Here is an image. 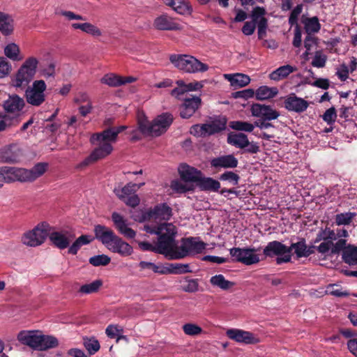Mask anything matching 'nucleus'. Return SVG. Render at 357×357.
Returning <instances> with one entry per match:
<instances>
[{
	"instance_id": "nucleus-17",
	"label": "nucleus",
	"mask_w": 357,
	"mask_h": 357,
	"mask_svg": "<svg viewBox=\"0 0 357 357\" xmlns=\"http://www.w3.org/2000/svg\"><path fill=\"white\" fill-rule=\"evenodd\" d=\"M1 180L6 183H12L15 181L26 182L24 169L14 167H2Z\"/></svg>"
},
{
	"instance_id": "nucleus-38",
	"label": "nucleus",
	"mask_w": 357,
	"mask_h": 357,
	"mask_svg": "<svg viewBox=\"0 0 357 357\" xmlns=\"http://www.w3.org/2000/svg\"><path fill=\"white\" fill-rule=\"evenodd\" d=\"M14 28L13 17L8 14L1 13V35L10 36L14 31Z\"/></svg>"
},
{
	"instance_id": "nucleus-60",
	"label": "nucleus",
	"mask_w": 357,
	"mask_h": 357,
	"mask_svg": "<svg viewBox=\"0 0 357 357\" xmlns=\"http://www.w3.org/2000/svg\"><path fill=\"white\" fill-rule=\"evenodd\" d=\"M303 10V5H297L291 12L289 17V24L292 26L294 25H298V17Z\"/></svg>"
},
{
	"instance_id": "nucleus-25",
	"label": "nucleus",
	"mask_w": 357,
	"mask_h": 357,
	"mask_svg": "<svg viewBox=\"0 0 357 357\" xmlns=\"http://www.w3.org/2000/svg\"><path fill=\"white\" fill-rule=\"evenodd\" d=\"M40 336L33 331H21L17 335V339L22 344L38 349Z\"/></svg>"
},
{
	"instance_id": "nucleus-22",
	"label": "nucleus",
	"mask_w": 357,
	"mask_h": 357,
	"mask_svg": "<svg viewBox=\"0 0 357 357\" xmlns=\"http://www.w3.org/2000/svg\"><path fill=\"white\" fill-rule=\"evenodd\" d=\"M112 220L116 229L124 236L129 238H132L135 236L136 232L132 229L128 227L126 220L121 214L116 212L112 213Z\"/></svg>"
},
{
	"instance_id": "nucleus-2",
	"label": "nucleus",
	"mask_w": 357,
	"mask_h": 357,
	"mask_svg": "<svg viewBox=\"0 0 357 357\" xmlns=\"http://www.w3.org/2000/svg\"><path fill=\"white\" fill-rule=\"evenodd\" d=\"M93 232L95 238L112 252L122 257L132 255V247L117 236L112 229L102 225H96Z\"/></svg>"
},
{
	"instance_id": "nucleus-19",
	"label": "nucleus",
	"mask_w": 357,
	"mask_h": 357,
	"mask_svg": "<svg viewBox=\"0 0 357 357\" xmlns=\"http://www.w3.org/2000/svg\"><path fill=\"white\" fill-rule=\"evenodd\" d=\"M284 107L288 111L301 113L305 111L309 105L307 101L297 97L294 93L287 96L284 102Z\"/></svg>"
},
{
	"instance_id": "nucleus-64",
	"label": "nucleus",
	"mask_w": 357,
	"mask_h": 357,
	"mask_svg": "<svg viewBox=\"0 0 357 357\" xmlns=\"http://www.w3.org/2000/svg\"><path fill=\"white\" fill-rule=\"evenodd\" d=\"M338 286L336 284H329L327 287V291L332 296L335 297H346L349 295L347 291H343L341 289L337 288Z\"/></svg>"
},
{
	"instance_id": "nucleus-58",
	"label": "nucleus",
	"mask_w": 357,
	"mask_h": 357,
	"mask_svg": "<svg viewBox=\"0 0 357 357\" xmlns=\"http://www.w3.org/2000/svg\"><path fill=\"white\" fill-rule=\"evenodd\" d=\"M190 133L197 137H205L208 136L204 123L192 126L190 128Z\"/></svg>"
},
{
	"instance_id": "nucleus-32",
	"label": "nucleus",
	"mask_w": 357,
	"mask_h": 357,
	"mask_svg": "<svg viewBox=\"0 0 357 357\" xmlns=\"http://www.w3.org/2000/svg\"><path fill=\"white\" fill-rule=\"evenodd\" d=\"M71 27L74 29H80L93 37H99L102 34V31L97 26L89 22L73 23Z\"/></svg>"
},
{
	"instance_id": "nucleus-40",
	"label": "nucleus",
	"mask_w": 357,
	"mask_h": 357,
	"mask_svg": "<svg viewBox=\"0 0 357 357\" xmlns=\"http://www.w3.org/2000/svg\"><path fill=\"white\" fill-rule=\"evenodd\" d=\"M192 273L188 264L172 263L165 268V274H185Z\"/></svg>"
},
{
	"instance_id": "nucleus-4",
	"label": "nucleus",
	"mask_w": 357,
	"mask_h": 357,
	"mask_svg": "<svg viewBox=\"0 0 357 357\" xmlns=\"http://www.w3.org/2000/svg\"><path fill=\"white\" fill-rule=\"evenodd\" d=\"M173 116L168 112L158 116L151 122L146 119L138 121L139 131L145 136L158 137L165 132L173 122Z\"/></svg>"
},
{
	"instance_id": "nucleus-34",
	"label": "nucleus",
	"mask_w": 357,
	"mask_h": 357,
	"mask_svg": "<svg viewBox=\"0 0 357 357\" xmlns=\"http://www.w3.org/2000/svg\"><path fill=\"white\" fill-rule=\"evenodd\" d=\"M225 77L230 82V84L234 87H243L247 86L250 82V78L248 75L236 73V74H226Z\"/></svg>"
},
{
	"instance_id": "nucleus-14",
	"label": "nucleus",
	"mask_w": 357,
	"mask_h": 357,
	"mask_svg": "<svg viewBox=\"0 0 357 357\" xmlns=\"http://www.w3.org/2000/svg\"><path fill=\"white\" fill-rule=\"evenodd\" d=\"M252 115L261 120L271 121L278 119L280 113L269 105L259 103L253 104L251 107Z\"/></svg>"
},
{
	"instance_id": "nucleus-61",
	"label": "nucleus",
	"mask_w": 357,
	"mask_h": 357,
	"mask_svg": "<svg viewBox=\"0 0 357 357\" xmlns=\"http://www.w3.org/2000/svg\"><path fill=\"white\" fill-rule=\"evenodd\" d=\"M139 266L142 269H149L154 273L165 274V268H160L154 263L142 261L139 264Z\"/></svg>"
},
{
	"instance_id": "nucleus-30",
	"label": "nucleus",
	"mask_w": 357,
	"mask_h": 357,
	"mask_svg": "<svg viewBox=\"0 0 357 357\" xmlns=\"http://www.w3.org/2000/svg\"><path fill=\"white\" fill-rule=\"evenodd\" d=\"M22 118L20 114L8 113L1 115V131L16 127L20 122Z\"/></svg>"
},
{
	"instance_id": "nucleus-9",
	"label": "nucleus",
	"mask_w": 357,
	"mask_h": 357,
	"mask_svg": "<svg viewBox=\"0 0 357 357\" xmlns=\"http://www.w3.org/2000/svg\"><path fill=\"white\" fill-rule=\"evenodd\" d=\"M45 89L46 84L43 80L34 81L32 86L28 87L25 92L27 102L33 106L42 105L45 100Z\"/></svg>"
},
{
	"instance_id": "nucleus-27",
	"label": "nucleus",
	"mask_w": 357,
	"mask_h": 357,
	"mask_svg": "<svg viewBox=\"0 0 357 357\" xmlns=\"http://www.w3.org/2000/svg\"><path fill=\"white\" fill-rule=\"evenodd\" d=\"M47 166L46 162H38L30 169H24L26 182H32L40 177L46 172Z\"/></svg>"
},
{
	"instance_id": "nucleus-28",
	"label": "nucleus",
	"mask_w": 357,
	"mask_h": 357,
	"mask_svg": "<svg viewBox=\"0 0 357 357\" xmlns=\"http://www.w3.org/2000/svg\"><path fill=\"white\" fill-rule=\"evenodd\" d=\"M117 137L112 128L104 130L101 132L93 134L91 137V142L92 144L99 143H112L116 141Z\"/></svg>"
},
{
	"instance_id": "nucleus-33",
	"label": "nucleus",
	"mask_w": 357,
	"mask_h": 357,
	"mask_svg": "<svg viewBox=\"0 0 357 357\" xmlns=\"http://www.w3.org/2000/svg\"><path fill=\"white\" fill-rule=\"evenodd\" d=\"M165 3L180 15L190 14L192 10L191 7L185 0H165Z\"/></svg>"
},
{
	"instance_id": "nucleus-57",
	"label": "nucleus",
	"mask_w": 357,
	"mask_h": 357,
	"mask_svg": "<svg viewBox=\"0 0 357 357\" xmlns=\"http://www.w3.org/2000/svg\"><path fill=\"white\" fill-rule=\"evenodd\" d=\"M219 178L220 181H227L234 185H236L238 184L240 176L233 172L228 171L220 174Z\"/></svg>"
},
{
	"instance_id": "nucleus-16",
	"label": "nucleus",
	"mask_w": 357,
	"mask_h": 357,
	"mask_svg": "<svg viewBox=\"0 0 357 357\" xmlns=\"http://www.w3.org/2000/svg\"><path fill=\"white\" fill-rule=\"evenodd\" d=\"M183 103L180 107V116L183 119L190 118L200 107L202 100L199 96L183 98Z\"/></svg>"
},
{
	"instance_id": "nucleus-35",
	"label": "nucleus",
	"mask_w": 357,
	"mask_h": 357,
	"mask_svg": "<svg viewBox=\"0 0 357 357\" xmlns=\"http://www.w3.org/2000/svg\"><path fill=\"white\" fill-rule=\"evenodd\" d=\"M94 238H96L95 236L90 235L80 236L69 247L68 252L73 255H77L82 246L91 243Z\"/></svg>"
},
{
	"instance_id": "nucleus-11",
	"label": "nucleus",
	"mask_w": 357,
	"mask_h": 357,
	"mask_svg": "<svg viewBox=\"0 0 357 357\" xmlns=\"http://www.w3.org/2000/svg\"><path fill=\"white\" fill-rule=\"evenodd\" d=\"M172 216V209L166 203L155 205L153 208L148 209L142 215V220H169Z\"/></svg>"
},
{
	"instance_id": "nucleus-50",
	"label": "nucleus",
	"mask_w": 357,
	"mask_h": 357,
	"mask_svg": "<svg viewBox=\"0 0 357 357\" xmlns=\"http://www.w3.org/2000/svg\"><path fill=\"white\" fill-rule=\"evenodd\" d=\"M229 127L233 130L245 132H252L255 128V123L245 121H234L229 123Z\"/></svg>"
},
{
	"instance_id": "nucleus-37",
	"label": "nucleus",
	"mask_w": 357,
	"mask_h": 357,
	"mask_svg": "<svg viewBox=\"0 0 357 357\" xmlns=\"http://www.w3.org/2000/svg\"><path fill=\"white\" fill-rule=\"evenodd\" d=\"M296 70V68L290 65H284L279 67L270 75L271 79L274 81H279L282 79L286 78L289 74Z\"/></svg>"
},
{
	"instance_id": "nucleus-51",
	"label": "nucleus",
	"mask_w": 357,
	"mask_h": 357,
	"mask_svg": "<svg viewBox=\"0 0 357 357\" xmlns=\"http://www.w3.org/2000/svg\"><path fill=\"white\" fill-rule=\"evenodd\" d=\"M170 187L173 191L178 193H185L186 192L192 191L194 190L192 185L183 183L179 180L172 181Z\"/></svg>"
},
{
	"instance_id": "nucleus-23",
	"label": "nucleus",
	"mask_w": 357,
	"mask_h": 357,
	"mask_svg": "<svg viewBox=\"0 0 357 357\" xmlns=\"http://www.w3.org/2000/svg\"><path fill=\"white\" fill-rule=\"evenodd\" d=\"M22 152L17 144H10L1 151V162L17 163L20 160Z\"/></svg>"
},
{
	"instance_id": "nucleus-45",
	"label": "nucleus",
	"mask_w": 357,
	"mask_h": 357,
	"mask_svg": "<svg viewBox=\"0 0 357 357\" xmlns=\"http://www.w3.org/2000/svg\"><path fill=\"white\" fill-rule=\"evenodd\" d=\"M306 245L305 239L301 238L298 242L293 243L289 247H287L289 249V254L291 255V252L294 250V253L296 254L297 258L306 257Z\"/></svg>"
},
{
	"instance_id": "nucleus-1",
	"label": "nucleus",
	"mask_w": 357,
	"mask_h": 357,
	"mask_svg": "<svg viewBox=\"0 0 357 357\" xmlns=\"http://www.w3.org/2000/svg\"><path fill=\"white\" fill-rule=\"evenodd\" d=\"M144 230L149 234H156L158 241L155 245L149 242H141L139 248L145 251H151L165 255L169 259V251L173 243L174 234L172 223L163 222L158 225H145Z\"/></svg>"
},
{
	"instance_id": "nucleus-29",
	"label": "nucleus",
	"mask_w": 357,
	"mask_h": 357,
	"mask_svg": "<svg viewBox=\"0 0 357 357\" xmlns=\"http://www.w3.org/2000/svg\"><path fill=\"white\" fill-rule=\"evenodd\" d=\"M197 186L202 191L218 192L220 189V183L211 177H205L202 174Z\"/></svg>"
},
{
	"instance_id": "nucleus-59",
	"label": "nucleus",
	"mask_w": 357,
	"mask_h": 357,
	"mask_svg": "<svg viewBox=\"0 0 357 357\" xmlns=\"http://www.w3.org/2000/svg\"><path fill=\"white\" fill-rule=\"evenodd\" d=\"M123 333V327L119 325L110 324L105 329V333L109 338H116L117 335Z\"/></svg>"
},
{
	"instance_id": "nucleus-56",
	"label": "nucleus",
	"mask_w": 357,
	"mask_h": 357,
	"mask_svg": "<svg viewBox=\"0 0 357 357\" xmlns=\"http://www.w3.org/2000/svg\"><path fill=\"white\" fill-rule=\"evenodd\" d=\"M182 328L184 333L190 336H195L201 334L202 332V328L200 326L192 323L184 324Z\"/></svg>"
},
{
	"instance_id": "nucleus-20",
	"label": "nucleus",
	"mask_w": 357,
	"mask_h": 357,
	"mask_svg": "<svg viewBox=\"0 0 357 357\" xmlns=\"http://www.w3.org/2000/svg\"><path fill=\"white\" fill-rule=\"evenodd\" d=\"M227 119L223 116L211 117L208 123H204L207 135L211 136L219 133L226 129Z\"/></svg>"
},
{
	"instance_id": "nucleus-49",
	"label": "nucleus",
	"mask_w": 357,
	"mask_h": 357,
	"mask_svg": "<svg viewBox=\"0 0 357 357\" xmlns=\"http://www.w3.org/2000/svg\"><path fill=\"white\" fill-rule=\"evenodd\" d=\"M100 82L111 87H117L121 86L123 83L121 82V76L114 73H108L105 75L101 78Z\"/></svg>"
},
{
	"instance_id": "nucleus-62",
	"label": "nucleus",
	"mask_w": 357,
	"mask_h": 357,
	"mask_svg": "<svg viewBox=\"0 0 357 357\" xmlns=\"http://www.w3.org/2000/svg\"><path fill=\"white\" fill-rule=\"evenodd\" d=\"M327 57L321 52H316L314 59L312 61V65L317 68H323L326 65Z\"/></svg>"
},
{
	"instance_id": "nucleus-43",
	"label": "nucleus",
	"mask_w": 357,
	"mask_h": 357,
	"mask_svg": "<svg viewBox=\"0 0 357 357\" xmlns=\"http://www.w3.org/2000/svg\"><path fill=\"white\" fill-rule=\"evenodd\" d=\"M58 340L51 335H40L38 350L45 351L49 349L55 348L58 346Z\"/></svg>"
},
{
	"instance_id": "nucleus-8",
	"label": "nucleus",
	"mask_w": 357,
	"mask_h": 357,
	"mask_svg": "<svg viewBox=\"0 0 357 357\" xmlns=\"http://www.w3.org/2000/svg\"><path fill=\"white\" fill-rule=\"evenodd\" d=\"M263 254L265 257H273L277 256V264L288 263L291 261V255L289 254L287 246L278 241L269 242L264 248Z\"/></svg>"
},
{
	"instance_id": "nucleus-5",
	"label": "nucleus",
	"mask_w": 357,
	"mask_h": 357,
	"mask_svg": "<svg viewBox=\"0 0 357 357\" xmlns=\"http://www.w3.org/2000/svg\"><path fill=\"white\" fill-rule=\"evenodd\" d=\"M171 63L180 70L188 73H203L208 70V66L188 54H171Z\"/></svg>"
},
{
	"instance_id": "nucleus-52",
	"label": "nucleus",
	"mask_w": 357,
	"mask_h": 357,
	"mask_svg": "<svg viewBox=\"0 0 357 357\" xmlns=\"http://www.w3.org/2000/svg\"><path fill=\"white\" fill-rule=\"evenodd\" d=\"M355 215L356 213L351 212L337 214L335 218V223L337 225H349Z\"/></svg>"
},
{
	"instance_id": "nucleus-15",
	"label": "nucleus",
	"mask_w": 357,
	"mask_h": 357,
	"mask_svg": "<svg viewBox=\"0 0 357 357\" xmlns=\"http://www.w3.org/2000/svg\"><path fill=\"white\" fill-rule=\"evenodd\" d=\"M153 26L155 29L160 31H178L183 29L181 24L167 14H162L157 17L154 20Z\"/></svg>"
},
{
	"instance_id": "nucleus-13",
	"label": "nucleus",
	"mask_w": 357,
	"mask_h": 357,
	"mask_svg": "<svg viewBox=\"0 0 357 357\" xmlns=\"http://www.w3.org/2000/svg\"><path fill=\"white\" fill-rule=\"evenodd\" d=\"M99 144V146L96 147L91 154L79 165V167L88 166L98 160L107 157L112 153L113 147L110 143L104 142Z\"/></svg>"
},
{
	"instance_id": "nucleus-18",
	"label": "nucleus",
	"mask_w": 357,
	"mask_h": 357,
	"mask_svg": "<svg viewBox=\"0 0 357 357\" xmlns=\"http://www.w3.org/2000/svg\"><path fill=\"white\" fill-rule=\"evenodd\" d=\"M178 171L182 181L196 183V184L203 174L200 170L185 163L181 164Z\"/></svg>"
},
{
	"instance_id": "nucleus-54",
	"label": "nucleus",
	"mask_w": 357,
	"mask_h": 357,
	"mask_svg": "<svg viewBox=\"0 0 357 357\" xmlns=\"http://www.w3.org/2000/svg\"><path fill=\"white\" fill-rule=\"evenodd\" d=\"M111 258L106 255H99L89 258V263L94 266H106L109 264Z\"/></svg>"
},
{
	"instance_id": "nucleus-6",
	"label": "nucleus",
	"mask_w": 357,
	"mask_h": 357,
	"mask_svg": "<svg viewBox=\"0 0 357 357\" xmlns=\"http://www.w3.org/2000/svg\"><path fill=\"white\" fill-rule=\"evenodd\" d=\"M38 61L36 58L29 57L19 68L13 84L16 87H24L33 79L36 73Z\"/></svg>"
},
{
	"instance_id": "nucleus-10",
	"label": "nucleus",
	"mask_w": 357,
	"mask_h": 357,
	"mask_svg": "<svg viewBox=\"0 0 357 357\" xmlns=\"http://www.w3.org/2000/svg\"><path fill=\"white\" fill-rule=\"evenodd\" d=\"M257 250L250 248H233L229 250L230 255L234 258V261L250 266L259 262L258 255L255 254Z\"/></svg>"
},
{
	"instance_id": "nucleus-47",
	"label": "nucleus",
	"mask_w": 357,
	"mask_h": 357,
	"mask_svg": "<svg viewBox=\"0 0 357 357\" xmlns=\"http://www.w3.org/2000/svg\"><path fill=\"white\" fill-rule=\"evenodd\" d=\"M102 286V281L101 280H96L89 284L82 285L79 289V292L82 294L96 293Z\"/></svg>"
},
{
	"instance_id": "nucleus-3",
	"label": "nucleus",
	"mask_w": 357,
	"mask_h": 357,
	"mask_svg": "<svg viewBox=\"0 0 357 357\" xmlns=\"http://www.w3.org/2000/svg\"><path fill=\"white\" fill-rule=\"evenodd\" d=\"M174 230L173 234V243L169 251V259H181L189 255L199 254L206 248V243L195 237L183 238L181 240V245L177 246L176 241V236L177 234V229L172 224Z\"/></svg>"
},
{
	"instance_id": "nucleus-39",
	"label": "nucleus",
	"mask_w": 357,
	"mask_h": 357,
	"mask_svg": "<svg viewBox=\"0 0 357 357\" xmlns=\"http://www.w3.org/2000/svg\"><path fill=\"white\" fill-rule=\"evenodd\" d=\"M278 93V90L276 87L261 86L257 89L255 97L257 100H264L275 97Z\"/></svg>"
},
{
	"instance_id": "nucleus-24",
	"label": "nucleus",
	"mask_w": 357,
	"mask_h": 357,
	"mask_svg": "<svg viewBox=\"0 0 357 357\" xmlns=\"http://www.w3.org/2000/svg\"><path fill=\"white\" fill-rule=\"evenodd\" d=\"M238 161L233 155H225L215 158L211 160V165L214 168H235L237 167Z\"/></svg>"
},
{
	"instance_id": "nucleus-46",
	"label": "nucleus",
	"mask_w": 357,
	"mask_h": 357,
	"mask_svg": "<svg viewBox=\"0 0 357 357\" xmlns=\"http://www.w3.org/2000/svg\"><path fill=\"white\" fill-rule=\"evenodd\" d=\"M344 261L351 266L357 264V248L348 246L342 253Z\"/></svg>"
},
{
	"instance_id": "nucleus-36",
	"label": "nucleus",
	"mask_w": 357,
	"mask_h": 357,
	"mask_svg": "<svg viewBox=\"0 0 357 357\" xmlns=\"http://www.w3.org/2000/svg\"><path fill=\"white\" fill-rule=\"evenodd\" d=\"M302 23L304 25L305 32L310 36L313 33H318L321 29V24L319 19L316 16L312 17H303Z\"/></svg>"
},
{
	"instance_id": "nucleus-21",
	"label": "nucleus",
	"mask_w": 357,
	"mask_h": 357,
	"mask_svg": "<svg viewBox=\"0 0 357 357\" xmlns=\"http://www.w3.org/2000/svg\"><path fill=\"white\" fill-rule=\"evenodd\" d=\"M227 335L237 342L255 344L259 342V340L252 333L240 329H229L227 331Z\"/></svg>"
},
{
	"instance_id": "nucleus-26",
	"label": "nucleus",
	"mask_w": 357,
	"mask_h": 357,
	"mask_svg": "<svg viewBox=\"0 0 357 357\" xmlns=\"http://www.w3.org/2000/svg\"><path fill=\"white\" fill-rule=\"evenodd\" d=\"M24 106V101L17 95L10 96L9 98L3 103L6 112L11 114H20L19 112Z\"/></svg>"
},
{
	"instance_id": "nucleus-48",
	"label": "nucleus",
	"mask_w": 357,
	"mask_h": 357,
	"mask_svg": "<svg viewBox=\"0 0 357 357\" xmlns=\"http://www.w3.org/2000/svg\"><path fill=\"white\" fill-rule=\"evenodd\" d=\"M321 241H332V242L335 241V231L331 229L328 227H326L325 229H320L318 233L317 234L314 243H317Z\"/></svg>"
},
{
	"instance_id": "nucleus-44",
	"label": "nucleus",
	"mask_w": 357,
	"mask_h": 357,
	"mask_svg": "<svg viewBox=\"0 0 357 357\" xmlns=\"http://www.w3.org/2000/svg\"><path fill=\"white\" fill-rule=\"evenodd\" d=\"M210 283L213 287H219L222 290H228L234 285L233 282L226 280L225 276L222 274L212 276L210 279Z\"/></svg>"
},
{
	"instance_id": "nucleus-42",
	"label": "nucleus",
	"mask_w": 357,
	"mask_h": 357,
	"mask_svg": "<svg viewBox=\"0 0 357 357\" xmlns=\"http://www.w3.org/2000/svg\"><path fill=\"white\" fill-rule=\"evenodd\" d=\"M4 54L6 57L14 61H21L23 59L20 54L19 45L15 43H10L5 46Z\"/></svg>"
},
{
	"instance_id": "nucleus-53",
	"label": "nucleus",
	"mask_w": 357,
	"mask_h": 357,
	"mask_svg": "<svg viewBox=\"0 0 357 357\" xmlns=\"http://www.w3.org/2000/svg\"><path fill=\"white\" fill-rule=\"evenodd\" d=\"M185 284L181 286L183 291L188 293H195L199 290V282L197 279L185 278Z\"/></svg>"
},
{
	"instance_id": "nucleus-12",
	"label": "nucleus",
	"mask_w": 357,
	"mask_h": 357,
	"mask_svg": "<svg viewBox=\"0 0 357 357\" xmlns=\"http://www.w3.org/2000/svg\"><path fill=\"white\" fill-rule=\"evenodd\" d=\"M49 238L52 244L60 250L70 247V243L75 238V234L70 229L49 231Z\"/></svg>"
},
{
	"instance_id": "nucleus-31",
	"label": "nucleus",
	"mask_w": 357,
	"mask_h": 357,
	"mask_svg": "<svg viewBox=\"0 0 357 357\" xmlns=\"http://www.w3.org/2000/svg\"><path fill=\"white\" fill-rule=\"evenodd\" d=\"M228 144L238 149H245L249 145V140L247 135L242 132H231L227 137Z\"/></svg>"
},
{
	"instance_id": "nucleus-63",
	"label": "nucleus",
	"mask_w": 357,
	"mask_h": 357,
	"mask_svg": "<svg viewBox=\"0 0 357 357\" xmlns=\"http://www.w3.org/2000/svg\"><path fill=\"white\" fill-rule=\"evenodd\" d=\"M323 120L326 121L328 125L333 124L337 118L336 110L335 107H332L324 112L322 116Z\"/></svg>"
},
{
	"instance_id": "nucleus-7",
	"label": "nucleus",
	"mask_w": 357,
	"mask_h": 357,
	"mask_svg": "<svg viewBox=\"0 0 357 357\" xmlns=\"http://www.w3.org/2000/svg\"><path fill=\"white\" fill-rule=\"evenodd\" d=\"M50 229V226L47 222L38 224L34 229L23 235L22 241L28 246H38L43 243L48 236Z\"/></svg>"
},
{
	"instance_id": "nucleus-41",
	"label": "nucleus",
	"mask_w": 357,
	"mask_h": 357,
	"mask_svg": "<svg viewBox=\"0 0 357 357\" xmlns=\"http://www.w3.org/2000/svg\"><path fill=\"white\" fill-rule=\"evenodd\" d=\"M136 187L137 184L128 183L123 188H121L120 186L115 188L114 189V192L119 199L123 201L136 192Z\"/></svg>"
},
{
	"instance_id": "nucleus-55",
	"label": "nucleus",
	"mask_w": 357,
	"mask_h": 357,
	"mask_svg": "<svg viewBox=\"0 0 357 357\" xmlns=\"http://www.w3.org/2000/svg\"><path fill=\"white\" fill-rule=\"evenodd\" d=\"M84 345L90 355L96 354L100 347L99 342L95 338L84 339Z\"/></svg>"
}]
</instances>
